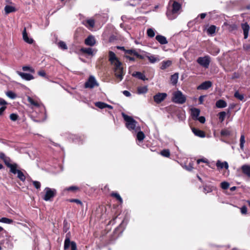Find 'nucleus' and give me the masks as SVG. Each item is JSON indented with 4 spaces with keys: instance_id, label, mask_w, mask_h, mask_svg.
Instances as JSON below:
<instances>
[{
    "instance_id": "18",
    "label": "nucleus",
    "mask_w": 250,
    "mask_h": 250,
    "mask_svg": "<svg viewBox=\"0 0 250 250\" xmlns=\"http://www.w3.org/2000/svg\"><path fill=\"white\" fill-rule=\"evenodd\" d=\"M96 41L94 37L92 36H89L84 41V43L87 45L93 46L95 44Z\"/></svg>"
},
{
    "instance_id": "45",
    "label": "nucleus",
    "mask_w": 250,
    "mask_h": 250,
    "mask_svg": "<svg viewBox=\"0 0 250 250\" xmlns=\"http://www.w3.org/2000/svg\"><path fill=\"white\" fill-rule=\"evenodd\" d=\"M146 57L149 61L152 63H154L159 60V59L156 58L154 56H147Z\"/></svg>"
},
{
    "instance_id": "15",
    "label": "nucleus",
    "mask_w": 250,
    "mask_h": 250,
    "mask_svg": "<svg viewBox=\"0 0 250 250\" xmlns=\"http://www.w3.org/2000/svg\"><path fill=\"white\" fill-rule=\"evenodd\" d=\"M241 27L243 30L244 39H246L248 37L249 32L250 30V26L247 22H245L241 24Z\"/></svg>"
},
{
    "instance_id": "21",
    "label": "nucleus",
    "mask_w": 250,
    "mask_h": 250,
    "mask_svg": "<svg viewBox=\"0 0 250 250\" xmlns=\"http://www.w3.org/2000/svg\"><path fill=\"white\" fill-rule=\"evenodd\" d=\"M216 166L218 169L225 168V169H228L229 168V164L226 161L221 162L220 160H218L216 164Z\"/></svg>"
},
{
    "instance_id": "10",
    "label": "nucleus",
    "mask_w": 250,
    "mask_h": 250,
    "mask_svg": "<svg viewBox=\"0 0 250 250\" xmlns=\"http://www.w3.org/2000/svg\"><path fill=\"white\" fill-rule=\"evenodd\" d=\"M10 171L14 174H17V177L22 182H24L26 179V177L23 173L20 170L17 169V168H13Z\"/></svg>"
},
{
    "instance_id": "58",
    "label": "nucleus",
    "mask_w": 250,
    "mask_h": 250,
    "mask_svg": "<svg viewBox=\"0 0 250 250\" xmlns=\"http://www.w3.org/2000/svg\"><path fill=\"white\" fill-rule=\"evenodd\" d=\"M6 108L7 107L6 105H2V106L0 108V116H1L3 114V112L5 110Z\"/></svg>"
},
{
    "instance_id": "53",
    "label": "nucleus",
    "mask_w": 250,
    "mask_h": 250,
    "mask_svg": "<svg viewBox=\"0 0 250 250\" xmlns=\"http://www.w3.org/2000/svg\"><path fill=\"white\" fill-rule=\"evenodd\" d=\"M32 183L33 185H34L35 188H36L37 189L40 188L41 185L40 182L37 181H33Z\"/></svg>"
},
{
    "instance_id": "13",
    "label": "nucleus",
    "mask_w": 250,
    "mask_h": 250,
    "mask_svg": "<svg viewBox=\"0 0 250 250\" xmlns=\"http://www.w3.org/2000/svg\"><path fill=\"white\" fill-rule=\"evenodd\" d=\"M191 130L194 134L196 136L200 138H204L206 136L205 132L203 130L194 127H191Z\"/></svg>"
},
{
    "instance_id": "27",
    "label": "nucleus",
    "mask_w": 250,
    "mask_h": 250,
    "mask_svg": "<svg viewBox=\"0 0 250 250\" xmlns=\"http://www.w3.org/2000/svg\"><path fill=\"white\" fill-rule=\"evenodd\" d=\"M110 196L112 197L115 198L120 203V204H122L123 203V201L120 194L116 192H112L110 194Z\"/></svg>"
},
{
    "instance_id": "50",
    "label": "nucleus",
    "mask_w": 250,
    "mask_h": 250,
    "mask_svg": "<svg viewBox=\"0 0 250 250\" xmlns=\"http://www.w3.org/2000/svg\"><path fill=\"white\" fill-rule=\"evenodd\" d=\"M229 184L227 182H223L221 183V187L223 189H227L229 188Z\"/></svg>"
},
{
    "instance_id": "55",
    "label": "nucleus",
    "mask_w": 250,
    "mask_h": 250,
    "mask_svg": "<svg viewBox=\"0 0 250 250\" xmlns=\"http://www.w3.org/2000/svg\"><path fill=\"white\" fill-rule=\"evenodd\" d=\"M38 74L39 76L42 77L46 78V77H47L46 74L44 70H40V71H38Z\"/></svg>"
},
{
    "instance_id": "52",
    "label": "nucleus",
    "mask_w": 250,
    "mask_h": 250,
    "mask_svg": "<svg viewBox=\"0 0 250 250\" xmlns=\"http://www.w3.org/2000/svg\"><path fill=\"white\" fill-rule=\"evenodd\" d=\"M19 118V116L18 114L15 113H12L10 115V119L11 120L13 121H16Z\"/></svg>"
},
{
    "instance_id": "51",
    "label": "nucleus",
    "mask_w": 250,
    "mask_h": 250,
    "mask_svg": "<svg viewBox=\"0 0 250 250\" xmlns=\"http://www.w3.org/2000/svg\"><path fill=\"white\" fill-rule=\"evenodd\" d=\"M185 167L187 170L191 171L194 168L193 162H189L187 165L185 166Z\"/></svg>"
},
{
    "instance_id": "46",
    "label": "nucleus",
    "mask_w": 250,
    "mask_h": 250,
    "mask_svg": "<svg viewBox=\"0 0 250 250\" xmlns=\"http://www.w3.org/2000/svg\"><path fill=\"white\" fill-rule=\"evenodd\" d=\"M147 35L150 38H153L155 36V32L152 28H148L147 30Z\"/></svg>"
},
{
    "instance_id": "6",
    "label": "nucleus",
    "mask_w": 250,
    "mask_h": 250,
    "mask_svg": "<svg viewBox=\"0 0 250 250\" xmlns=\"http://www.w3.org/2000/svg\"><path fill=\"white\" fill-rule=\"evenodd\" d=\"M197 62L203 67L208 68L210 62V57L208 55H206L203 57H199L197 60Z\"/></svg>"
},
{
    "instance_id": "39",
    "label": "nucleus",
    "mask_w": 250,
    "mask_h": 250,
    "mask_svg": "<svg viewBox=\"0 0 250 250\" xmlns=\"http://www.w3.org/2000/svg\"><path fill=\"white\" fill-rule=\"evenodd\" d=\"M161 155L165 157H169L170 155V151L168 149H165L162 150L160 152Z\"/></svg>"
},
{
    "instance_id": "44",
    "label": "nucleus",
    "mask_w": 250,
    "mask_h": 250,
    "mask_svg": "<svg viewBox=\"0 0 250 250\" xmlns=\"http://www.w3.org/2000/svg\"><path fill=\"white\" fill-rule=\"evenodd\" d=\"M245 143V136L244 134H241L240 139V147L241 149H243L244 145Z\"/></svg>"
},
{
    "instance_id": "48",
    "label": "nucleus",
    "mask_w": 250,
    "mask_h": 250,
    "mask_svg": "<svg viewBox=\"0 0 250 250\" xmlns=\"http://www.w3.org/2000/svg\"><path fill=\"white\" fill-rule=\"evenodd\" d=\"M22 69L24 71H28L31 73H34L35 70L33 68L28 66H23L22 68Z\"/></svg>"
},
{
    "instance_id": "49",
    "label": "nucleus",
    "mask_w": 250,
    "mask_h": 250,
    "mask_svg": "<svg viewBox=\"0 0 250 250\" xmlns=\"http://www.w3.org/2000/svg\"><path fill=\"white\" fill-rule=\"evenodd\" d=\"M212 190V188L210 186L206 185L204 187L203 191L206 194L211 192Z\"/></svg>"
},
{
    "instance_id": "43",
    "label": "nucleus",
    "mask_w": 250,
    "mask_h": 250,
    "mask_svg": "<svg viewBox=\"0 0 250 250\" xmlns=\"http://www.w3.org/2000/svg\"><path fill=\"white\" fill-rule=\"evenodd\" d=\"M219 119L221 122H222L224 121L226 116V113L225 111H221L219 113Z\"/></svg>"
},
{
    "instance_id": "56",
    "label": "nucleus",
    "mask_w": 250,
    "mask_h": 250,
    "mask_svg": "<svg viewBox=\"0 0 250 250\" xmlns=\"http://www.w3.org/2000/svg\"><path fill=\"white\" fill-rule=\"evenodd\" d=\"M241 212L243 214H246L247 213V208L246 206H243L241 208Z\"/></svg>"
},
{
    "instance_id": "4",
    "label": "nucleus",
    "mask_w": 250,
    "mask_h": 250,
    "mask_svg": "<svg viewBox=\"0 0 250 250\" xmlns=\"http://www.w3.org/2000/svg\"><path fill=\"white\" fill-rule=\"evenodd\" d=\"M172 101L176 104H183L186 101V97L180 91H177L173 93Z\"/></svg>"
},
{
    "instance_id": "32",
    "label": "nucleus",
    "mask_w": 250,
    "mask_h": 250,
    "mask_svg": "<svg viewBox=\"0 0 250 250\" xmlns=\"http://www.w3.org/2000/svg\"><path fill=\"white\" fill-rule=\"evenodd\" d=\"M4 10L6 14H9L10 13L15 12L16 8L10 5H6L4 8Z\"/></svg>"
},
{
    "instance_id": "35",
    "label": "nucleus",
    "mask_w": 250,
    "mask_h": 250,
    "mask_svg": "<svg viewBox=\"0 0 250 250\" xmlns=\"http://www.w3.org/2000/svg\"><path fill=\"white\" fill-rule=\"evenodd\" d=\"M220 134L221 136L227 137L231 134V131L228 129H223L221 131Z\"/></svg>"
},
{
    "instance_id": "42",
    "label": "nucleus",
    "mask_w": 250,
    "mask_h": 250,
    "mask_svg": "<svg viewBox=\"0 0 250 250\" xmlns=\"http://www.w3.org/2000/svg\"><path fill=\"white\" fill-rule=\"evenodd\" d=\"M67 201L70 203H75L78 205H80L81 206H83V204L81 200L78 199H69L67 200Z\"/></svg>"
},
{
    "instance_id": "28",
    "label": "nucleus",
    "mask_w": 250,
    "mask_h": 250,
    "mask_svg": "<svg viewBox=\"0 0 250 250\" xmlns=\"http://www.w3.org/2000/svg\"><path fill=\"white\" fill-rule=\"evenodd\" d=\"M80 51L83 54H86L89 55H93V50L91 48L83 47L80 49Z\"/></svg>"
},
{
    "instance_id": "57",
    "label": "nucleus",
    "mask_w": 250,
    "mask_h": 250,
    "mask_svg": "<svg viewBox=\"0 0 250 250\" xmlns=\"http://www.w3.org/2000/svg\"><path fill=\"white\" fill-rule=\"evenodd\" d=\"M243 48L247 51H250V43H246L243 45Z\"/></svg>"
},
{
    "instance_id": "1",
    "label": "nucleus",
    "mask_w": 250,
    "mask_h": 250,
    "mask_svg": "<svg viewBox=\"0 0 250 250\" xmlns=\"http://www.w3.org/2000/svg\"><path fill=\"white\" fill-rule=\"evenodd\" d=\"M108 57V60L110 63L114 65V72L115 77L120 81H121L125 74L122 62L116 57L115 54L111 51H109Z\"/></svg>"
},
{
    "instance_id": "33",
    "label": "nucleus",
    "mask_w": 250,
    "mask_h": 250,
    "mask_svg": "<svg viewBox=\"0 0 250 250\" xmlns=\"http://www.w3.org/2000/svg\"><path fill=\"white\" fill-rule=\"evenodd\" d=\"M145 138V135L144 132L140 130L138 132L137 134V139L139 142H142Z\"/></svg>"
},
{
    "instance_id": "7",
    "label": "nucleus",
    "mask_w": 250,
    "mask_h": 250,
    "mask_svg": "<svg viewBox=\"0 0 250 250\" xmlns=\"http://www.w3.org/2000/svg\"><path fill=\"white\" fill-rule=\"evenodd\" d=\"M67 235V234L64 243V250L68 249L70 247L71 250H77L76 243L74 241H70V238Z\"/></svg>"
},
{
    "instance_id": "9",
    "label": "nucleus",
    "mask_w": 250,
    "mask_h": 250,
    "mask_svg": "<svg viewBox=\"0 0 250 250\" xmlns=\"http://www.w3.org/2000/svg\"><path fill=\"white\" fill-rule=\"evenodd\" d=\"M167 97L166 93H158L153 97L154 102L157 104H160Z\"/></svg>"
},
{
    "instance_id": "12",
    "label": "nucleus",
    "mask_w": 250,
    "mask_h": 250,
    "mask_svg": "<svg viewBox=\"0 0 250 250\" xmlns=\"http://www.w3.org/2000/svg\"><path fill=\"white\" fill-rule=\"evenodd\" d=\"M125 54H128L130 55H133L136 57V58L143 60L144 59V56L143 55H140L135 49H126L125 52Z\"/></svg>"
},
{
    "instance_id": "64",
    "label": "nucleus",
    "mask_w": 250,
    "mask_h": 250,
    "mask_svg": "<svg viewBox=\"0 0 250 250\" xmlns=\"http://www.w3.org/2000/svg\"><path fill=\"white\" fill-rule=\"evenodd\" d=\"M123 93L124 95L126 97H130L131 96V94L128 91L124 90L123 92Z\"/></svg>"
},
{
    "instance_id": "8",
    "label": "nucleus",
    "mask_w": 250,
    "mask_h": 250,
    "mask_svg": "<svg viewBox=\"0 0 250 250\" xmlns=\"http://www.w3.org/2000/svg\"><path fill=\"white\" fill-rule=\"evenodd\" d=\"M95 85H98L95 78L91 76L89 77L87 82L84 83L85 88H93Z\"/></svg>"
},
{
    "instance_id": "22",
    "label": "nucleus",
    "mask_w": 250,
    "mask_h": 250,
    "mask_svg": "<svg viewBox=\"0 0 250 250\" xmlns=\"http://www.w3.org/2000/svg\"><path fill=\"white\" fill-rule=\"evenodd\" d=\"M155 39L161 44H166L168 42L167 38L161 35H157Z\"/></svg>"
},
{
    "instance_id": "19",
    "label": "nucleus",
    "mask_w": 250,
    "mask_h": 250,
    "mask_svg": "<svg viewBox=\"0 0 250 250\" xmlns=\"http://www.w3.org/2000/svg\"><path fill=\"white\" fill-rule=\"evenodd\" d=\"M22 37L24 41L29 44H32L34 42V40L32 39L28 38L27 33L26 32V28H24V30L22 32Z\"/></svg>"
},
{
    "instance_id": "62",
    "label": "nucleus",
    "mask_w": 250,
    "mask_h": 250,
    "mask_svg": "<svg viewBox=\"0 0 250 250\" xmlns=\"http://www.w3.org/2000/svg\"><path fill=\"white\" fill-rule=\"evenodd\" d=\"M205 96H200L199 98V102L200 104H202L204 102V99Z\"/></svg>"
},
{
    "instance_id": "30",
    "label": "nucleus",
    "mask_w": 250,
    "mask_h": 250,
    "mask_svg": "<svg viewBox=\"0 0 250 250\" xmlns=\"http://www.w3.org/2000/svg\"><path fill=\"white\" fill-rule=\"evenodd\" d=\"M147 91V86H139L137 88V93L139 94L146 93Z\"/></svg>"
},
{
    "instance_id": "47",
    "label": "nucleus",
    "mask_w": 250,
    "mask_h": 250,
    "mask_svg": "<svg viewBox=\"0 0 250 250\" xmlns=\"http://www.w3.org/2000/svg\"><path fill=\"white\" fill-rule=\"evenodd\" d=\"M6 95L12 99H14L16 97V94L12 91H8L6 92Z\"/></svg>"
},
{
    "instance_id": "20",
    "label": "nucleus",
    "mask_w": 250,
    "mask_h": 250,
    "mask_svg": "<svg viewBox=\"0 0 250 250\" xmlns=\"http://www.w3.org/2000/svg\"><path fill=\"white\" fill-rule=\"evenodd\" d=\"M242 173L250 178V166L244 165L241 167Z\"/></svg>"
},
{
    "instance_id": "54",
    "label": "nucleus",
    "mask_w": 250,
    "mask_h": 250,
    "mask_svg": "<svg viewBox=\"0 0 250 250\" xmlns=\"http://www.w3.org/2000/svg\"><path fill=\"white\" fill-rule=\"evenodd\" d=\"M195 120H198L201 123L204 124L205 123L206 119L204 116L198 117Z\"/></svg>"
},
{
    "instance_id": "3",
    "label": "nucleus",
    "mask_w": 250,
    "mask_h": 250,
    "mask_svg": "<svg viewBox=\"0 0 250 250\" xmlns=\"http://www.w3.org/2000/svg\"><path fill=\"white\" fill-rule=\"evenodd\" d=\"M182 5L179 2L174 1L172 4L171 10H168L167 12V15L169 19L172 20L175 18L174 16L177 14L178 11L181 9Z\"/></svg>"
},
{
    "instance_id": "59",
    "label": "nucleus",
    "mask_w": 250,
    "mask_h": 250,
    "mask_svg": "<svg viewBox=\"0 0 250 250\" xmlns=\"http://www.w3.org/2000/svg\"><path fill=\"white\" fill-rule=\"evenodd\" d=\"M200 162H203V163H205L208 164V161L204 159H200L197 161V163L198 164H199L200 163Z\"/></svg>"
},
{
    "instance_id": "61",
    "label": "nucleus",
    "mask_w": 250,
    "mask_h": 250,
    "mask_svg": "<svg viewBox=\"0 0 250 250\" xmlns=\"http://www.w3.org/2000/svg\"><path fill=\"white\" fill-rule=\"evenodd\" d=\"M7 156H5V154L3 152H0V159L4 161Z\"/></svg>"
},
{
    "instance_id": "26",
    "label": "nucleus",
    "mask_w": 250,
    "mask_h": 250,
    "mask_svg": "<svg viewBox=\"0 0 250 250\" xmlns=\"http://www.w3.org/2000/svg\"><path fill=\"white\" fill-rule=\"evenodd\" d=\"M215 105L218 108H224L227 106V104L224 100L220 99L216 102Z\"/></svg>"
},
{
    "instance_id": "14",
    "label": "nucleus",
    "mask_w": 250,
    "mask_h": 250,
    "mask_svg": "<svg viewBox=\"0 0 250 250\" xmlns=\"http://www.w3.org/2000/svg\"><path fill=\"white\" fill-rule=\"evenodd\" d=\"M17 73L21 77V78L26 81H30L34 78V76L30 74L23 73L20 71H17Z\"/></svg>"
},
{
    "instance_id": "41",
    "label": "nucleus",
    "mask_w": 250,
    "mask_h": 250,
    "mask_svg": "<svg viewBox=\"0 0 250 250\" xmlns=\"http://www.w3.org/2000/svg\"><path fill=\"white\" fill-rule=\"evenodd\" d=\"M58 47L62 50H66L67 46L66 43L63 41H60L58 43Z\"/></svg>"
},
{
    "instance_id": "23",
    "label": "nucleus",
    "mask_w": 250,
    "mask_h": 250,
    "mask_svg": "<svg viewBox=\"0 0 250 250\" xmlns=\"http://www.w3.org/2000/svg\"><path fill=\"white\" fill-rule=\"evenodd\" d=\"M132 76L136 77L138 79L143 80V81H145L146 80H147V79L146 78V76L141 72H134L132 74Z\"/></svg>"
},
{
    "instance_id": "34",
    "label": "nucleus",
    "mask_w": 250,
    "mask_h": 250,
    "mask_svg": "<svg viewBox=\"0 0 250 250\" xmlns=\"http://www.w3.org/2000/svg\"><path fill=\"white\" fill-rule=\"evenodd\" d=\"M216 26L214 25H210L207 29V33L208 35H213L215 33Z\"/></svg>"
},
{
    "instance_id": "36",
    "label": "nucleus",
    "mask_w": 250,
    "mask_h": 250,
    "mask_svg": "<svg viewBox=\"0 0 250 250\" xmlns=\"http://www.w3.org/2000/svg\"><path fill=\"white\" fill-rule=\"evenodd\" d=\"M65 190L68 191H72L73 192H76L77 191H80V188L78 187L72 186L66 188Z\"/></svg>"
},
{
    "instance_id": "60",
    "label": "nucleus",
    "mask_w": 250,
    "mask_h": 250,
    "mask_svg": "<svg viewBox=\"0 0 250 250\" xmlns=\"http://www.w3.org/2000/svg\"><path fill=\"white\" fill-rule=\"evenodd\" d=\"M7 104V103L3 99L0 98V105H6Z\"/></svg>"
},
{
    "instance_id": "63",
    "label": "nucleus",
    "mask_w": 250,
    "mask_h": 250,
    "mask_svg": "<svg viewBox=\"0 0 250 250\" xmlns=\"http://www.w3.org/2000/svg\"><path fill=\"white\" fill-rule=\"evenodd\" d=\"M117 216H115L108 223V225H113L115 223V220L116 219Z\"/></svg>"
},
{
    "instance_id": "16",
    "label": "nucleus",
    "mask_w": 250,
    "mask_h": 250,
    "mask_svg": "<svg viewBox=\"0 0 250 250\" xmlns=\"http://www.w3.org/2000/svg\"><path fill=\"white\" fill-rule=\"evenodd\" d=\"M11 160L9 157H6L5 160H4L3 162L5 165L9 168H10V170H11L13 168H17L18 165L16 163H14L13 164H11L10 162Z\"/></svg>"
},
{
    "instance_id": "24",
    "label": "nucleus",
    "mask_w": 250,
    "mask_h": 250,
    "mask_svg": "<svg viewBox=\"0 0 250 250\" xmlns=\"http://www.w3.org/2000/svg\"><path fill=\"white\" fill-rule=\"evenodd\" d=\"M191 111L192 118L195 120L196 119H197L200 115V110L198 108H193L191 109Z\"/></svg>"
},
{
    "instance_id": "17",
    "label": "nucleus",
    "mask_w": 250,
    "mask_h": 250,
    "mask_svg": "<svg viewBox=\"0 0 250 250\" xmlns=\"http://www.w3.org/2000/svg\"><path fill=\"white\" fill-rule=\"evenodd\" d=\"M83 24L89 29L93 28L95 25V20L94 19H88L83 21Z\"/></svg>"
},
{
    "instance_id": "31",
    "label": "nucleus",
    "mask_w": 250,
    "mask_h": 250,
    "mask_svg": "<svg viewBox=\"0 0 250 250\" xmlns=\"http://www.w3.org/2000/svg\"><path fill=\"white\" fill-rule=\"evenodd\" d=\"M27 101L31 104L33 105L36 107H39L40 104L39 103L34 100L32 98H31L30 96L27 97Z\"/></svg>"
},
{
    "instance_id": "2",
    "label": "nucleus",
    "mask_w": 250,
    "mask_h": 250,
    "mask_svg": "<svg viewBox=\"0 0 250 250\" xmlns=\"http://www.w3.org/2000/svg\"><path fill=\"white\" fill-rule=\"evenodd\" d=\"M122 116L125 122V126L129 130L137 131L141 129L140 126H137L138 122L133 117L125 114L124 112L122 113Z\"/></svg>"
},
{
    "instance_id": "5",
    "label": "nucleus",
    "mask_w": 250,
    "mask_h": 250,
    "mask_svg": "<svg viewBox=\"0 0 250 250\" xmlns=\"http://www.w3.org/2000/svg\"><path fill=\"white\" fill-rule=\"evenodd\" d=\"M45 193L42 199L46 201H52V199L56 195L57 190L55 188H51L48 187H46L44 189Z\"/></svg>"
},
{
    "instance_id": "11",
    "label": "nucleus",
    "mask_w": 250,
    "mask_h": 250,
    "mask_svg": "<svg viewBox=\"0 0 250 250\" xmlns=\"http://www.w3.org/2000/svg\"><path fill=\"white\" fill-rule=\"evenodd\" d=\"M212 84V83L209 81H205L202 83L197 87L198 90H207L211 87Z\"/></svg>"
},
{
    "instance_id": "37",
    "label": "nucleus",
    "mask_w": 250,
    "mask_h": 250,
    "mask_svg": "<svg viewBox=\"0 0 250 250\" xmlns=\"http://www.w3.org/2000/svg\"><path fill=\"white\" fill-rule=\"evenodd\" d=\"M95 105L96 106L100 109H104V108H106L108 106L107 104L102 102H96L95 104Z\"/></svg>"
},
{
    "instance_id": "29",
    "label": "nucleus",
    "mask_w": 250,
    "mask_h": 250,
    "mask_svg": "<svg viewBox=\"0 0 250 250\" xmlns=\"http://www.w3.org/2000/svg\"><path fill=\"white\" fill-rule=\"evenodd\" d=\"M178 73H175L172 75L170 77V81L173 85H175L178 82Z\"/></svg>"
},
{
    "instance_id": "25",
    "label": "nucleus",
    "mask_w": 250,
    "mask_h": 250,
    "mask_svg": "<svg viewBox=\"0 0 250 250\" xmlns=\"http://www.w3.org/2000/svg\"><path fill=\"white\" fill-rule=\"evenodd\" d=\"M172 64V61L170 60L163 61L161 63L160 68L162 70L166 69Z\"/></svg>"
},
{
    "instance_id": "40",
    "label": "nucleus",
    "mask_w": 250,
    "mask_h": 250,
    "mask_svg": "<svg viewBox=\"0 0 250 250\" xmlns=\"http://www.w3.org/2000/svg\"><path fill=\"white\" fill-rule=\"evenodd\" d=\"M0 222L10 224L13 223V220L6 217H2L0 219Z\"/></svg>"
},
{
    "instance_id": "38",
    "label": "nucleus",
    "mask_w": 250,
    "mask_h": 250,
    "mask_svg": "<svg viewBox=\"0 0 250 250\" xmlns=\"http://www.w3.org/2000/svg\"><path fill=\"white\" fill-rule=\"evenodd\" d=\"M234 96L235 98L239 100L240 101H245L244 94H240L238 91H236L234 93Z\"/></svg>"
}]
</instances>
